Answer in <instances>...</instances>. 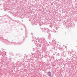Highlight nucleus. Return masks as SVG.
<instances>
[{"label":"nucleus","mask_w":77,"mask_h":77,"mask_svg":"<svg viewBox=\"0 0 77 77\" xmlns=\"http://www.w3.org/2000/svg\"><path fill=\"white\" fill-rule=\"evenodd\" d=\"M0 40L2 42H5L6 44H7L8 45L10 44V42L8 40L4 39V38H3L2 37H0Z\"/></svg>","instance_id":"f257e3e1"},{"label":"nucleus","mask_w":77,"mask_h":77,"mask_svg":"<svg viewBox=\"0 0 77 77\" xmlns=\"http://www.w3.org/2000/svg\"><path fill=\"white\" fill-rule=\"evenodd\" d=\"M40 40L41 41V43L42 44H44L45 42V39L44 38H40Z\"/></svg>","instance_id":"f03ea898"},{"label":"nucleus","mask_w":77,"mask_h":77,"mask_svg":"<svg viewBox=\"0 0 77 77\" xmlns=\"http://www.w3.org/2000/svg\"><path fill=\"white\" fill-rule=\"evenodd\" d=\"M42 31L43 32H45V33L46 32L47 33H48V29H46L45 28H43Z\"/></svg>","instance_id":"7ed1b4c3"},{"label":"nucleus","mask_w":77,"mask_h":77,"mask_svg":"<svg viewBox=\"0 0 77 77\" xmlns=\"http://www.w3.org/2000/svg\"><path fill=\"white\" fill-rule=\"evenodd\" d=\"M36 38H33L32 39V42H33V41H34L35 44H36Z\"/></svg>","instance_id":"20e7f679"},{"label":"nucleus","mask_w":77,"mask_h":77,"mask_svg":"<svg viewBox=\"0 0 77 77\" xmlns=\"http://www.w3.org/2000/svg\"><path fill=\"white\" fill-rule=\"evenodd\" d=\"M48 76H51V72H48Z\"/></svg>","instance_id":"39448f33"},{"label":"nucleus","mask_w":77,"mask_h":77,"mask_svg":"<svg viewBox=\"0 0 77 77\" xmlns=\"http://www.w3.org/2000/svg\"><path fill=\"white\" fill-rule=\"evenodd\" d=\"M35 41V44H39V41Z\"/></svg>","instance_id":"423d86ee"},{"label":"nucleus","mask_w":77,"mask_h":77,"mask_svg":"<svg viewBox=\"0 0 77 77\" xmlns=\"http://www.w3.org/2000/svg\"><path fill=\"white\" fill-rule=\"evenodd\" d=\"M51 35H49V36H48V38H50V36Z\"/></svg>","instance_id":"0eeeda50"},{"label":"nucleus","mask_w":77,"mask_h":77,"mask_svg":"<svg viewBox=\"0 0 77 77\" xmlns=\"http://www.w3.org/2000/svg\"><path fill=\"white\" fill-rule=\"evenodd\" d=\"M55 28L56 29V30H57V28L56 26H55Z\"/></svg>","instance_id":"6e6552de"},{"label":"nucleus","mask_w":77,"mask_h":77,"mask_svg":"<svg viewBox=\"0 0 77 77\" xmlns=\"http://www.w3.org/2000/svg\"><path fill=\"white\" fill-rule=\"evenodd\" d=\"M14 45H16V44H17V43H14Z\"/></svg>","instance_id":"1a4fd4ad"},{"label":"nucleus","mask_w":77,"mask_h":77,"mask_svg":"<svg viewBox=\"0 0 77 77\" xmlns=\"http://www.w3.org/2000/svg\"><path fill=\"white\" fill-rule=\"evenodd\" d=\"M33 51H35V49H33Z\"/></svg>","instance_id":"9d476101"},{"label":"nucleus","mask_w":77,"mask_h":77,"mask_svg":"<svg viewBox=\"0 0 77 77\" xmlns=\"http://www.w3.org/2000/svg\"><path fill=\"white\" fill-rule=\"evenodd\" d=\"M22 22L23 21V20H22Z\"/></svg>","instance_id":"9b49d317"},{"label":"nucleus","mask_w":77,"mask_h":77,"mask_svg":"<svg viewBox=\"0 0 77 77\" xmlns=\"http://www.w3.org/2000/svg\"><path fill=\"white\" fill-rule=\"evenodd\" d=\"M20 44H21V43H20Z\"/></svg>","instance_id":"f8f14e48"}]
</instances>
